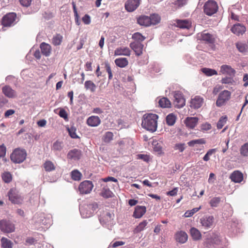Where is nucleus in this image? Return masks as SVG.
Instances as JSON below:
<instances>
[{
  "label": "nucleus",
  "mask_w": 248,
  "mask_h": 248,
  "mask_svg": "<svg viewBox=\"0 0 248 248\" xmlns=\"http://www.w3.org/2000/svg\"><path fill=\"white\" fill-rule=\"evenodd\" d=\"M158 118V115L155 114H144L142 119V127L150 132H154L157 129Z\"/></svg>",
  "instance_id": "f257e3e1"
},
{
  "label": "nucleus",
  "mask_w": 248,
  "mask_h": 248,
  "mask_svg": "<svg viewBox=\"0 0 248 248\" xmlns=\"http://www.w3.org/2000/svg\"><path fill=\"white\" fill-rule=\"evenodd\" d=\"M98 204L95 202L84 203L79 206V211L83 218L92 217L98 209Z\"/></svg>",
  "instance_id": "f03ea898"
},
{
  "label": "nucleus",
  "mask_w": 248,
  "mask_h": 248,
  "mask_svg": "<svg viewBox=\"0 0 248 248\" xmlns=\"http://www.w3.org/2000/svg\"><path fill=\"white\" fill-rule=\"evenodd\" d=\"M26 156L27 152L25 149L16 148L11 154L10 158L14 163L20 164L26 159Z\"/></svg>",
  "instance_id": "7ed1b4c3"
},
{
  "label": "nucleus",
  "mask_w": 248,
  "mask_h": 248,
  "mask_svg": "<svg viewBox=\"0 0 248 248\" xmlns=\"http://www.w3.org/2000/svg\"><path fill=\"white\" fill-rule=\"evenodd\" d=\"M33 220L35 224L43 225L46 227L49 226L52 224L51 217L50 216L46 217L44 213H36L33 217Z\"/></svg>",
  "instance_id": "20e7f679"
},
{
  "label": "nucleus",
  "mask_w": 248,
  "mask_h": 248,
  "mask_svg": "<svg viewBox=\"0 0 248 248\" xmlns=\"http://www.w3.org/2000/svg\"><path fill=\"white\" fill-rule=\"evenodd\" d=\"M9 200L14 204H21L23 201V197L16 188H11L8 193Z\"/></svg>",
  "instance_id": "39448f33"
},
{
  "label": "nucleus",
  "mask_w": 248,
  "mask_h": 248,
  "mask_svg": "<svg viewBox=\"0 0 248 248\" xmlns=\"http://www.w3.org/2000/svg\"><path fill=\"white\" fill-rule=\"evenodd\" d=\"M218 10V6L217 2L213 0L206 1L203 6L204 13L209 16L215 14Z\"/></svg>",
  "instance_id": "423d86ee"
},
{
  "label": "nucleus",
  "mask_w": 248,
  "mask_h": 248,
  "mask_svg": "<svg viewBox=\"0 0 248 248\" xmlns=\"http://www.w3.org/2000/svg\"><path fill=\"white\" fill-rule=\"evenodd\" d=\"M114 215L108 211L104 212L99 217L100 223L105 227L108 228L109 224H112Z\"/></svg>",
  "instance_id": "0eeeda50"
},
{
  "label": "nucleus",
  "mask_w": 248,
  "mask_h": 248,
  "mask_svg": "<svg viewBox=\"0 0 248 248\" xmlns=\"http://www.w3.org/2000/svg\"><path fill=\"white\" fill-rule=\"evenodd\" d=\"M93 185L92 181H84L81 182L78 186V190L81 194H87L92 191Z\"/></svg>",
  "instance_id": "6e6552de"
},
{
  "label": "nucleus",
  "mask_w": 248,
  "mask_h": 248,
  "mask_svg": "<svg viewBox=\"0 0 248 248\" xmlns=\"http://www.w3.org/2000/svg\"><path fill=\"white\" fill-rule=\"evenodd\" d=\"M173 103L175 107L181 108L185 105V99L183 94L180 92H174L173 93Z\"/></svg>",
  "instance_id": "1a4fd4ad"
},
{
  "label": "nucleus",
  "mask_w": 248,
  "mask_h": 248,
  "mask_svg": "<svg viewBox=\"0 0 248 248\" xmlns=\"http://www.w3.org/2000/svg\"><path fill=\"white\" fill-rule=\"evenodd\" d=\"M231 97V93L227 91L224 90L221 92L218 95V98L216 101V105L218 107L222 106L225 103L228 101Z\"/></svg>",
  "instance_id": "9d476101"
},
{
  "label": "nucleus",
  "mask_w": 248,
  "mask_h": 248,
  "mask_svg": "<svg viewBox=\"0 0 248 248\" xmlns=\"http://www.w3.org/2000/svg\"><path fill=\"white\" fill-rule=\"evenodd\" d=\"M0 229L4 233H11L14 232L15 227L10 221L1 220L0 221Z\"/></svg>",
  "instance_id": "9b49d317"
},
{
  "label": "nucleus",
  "mask_w": 248,
  "mask_h": 248,
  "mask_svg": "<svg viewBox=\"0 0 248 248\" xmlns=\"http://www.w3.org/2000/svg\"><path fill=\"white\" fill-rule=\"evenodd\" d=\"M16 17V15L15 13L7 14L2 17V24L4 27H11L15 24Z\"/></svg>",
  "instance_id": "f8f14e48"
},
{
  "label": "nucleus",
  "mask_w": 248,
  "mask_h": 248,
  "mask_svg": "<svg viewBox=\"0 0 248 248\" xmlns=\"http://www.w3.org/2000/svg\"><path fill=\"white\" fill-rule=\"evenodd\" d=\"M198 38L199 39L204 41L206 44H212L215 41V35L209 33L206 31H204L201 33H199Z\"/></svg>",
  "instance_id": "ddd939ff"
},
{
  "label": "nucleus",
  "mask_w": 248,
  "mask_h": 248,
  "mask_svg": "<svg viewBox=\"0 0 248 248\" xmlns=\"http://www.w3.org/2000/svg\"><path fill=\"white\" fill-rule=\"evenodd\" d=\"M140 0H127L125 3V8L129 12L135 11L140 5Z\"/></svg>",
  "instance_id": "4468645a"
},
{
  "label": "nucleus",
  "mask_w": 248,
  "mask_h": 248,
  "mask_svg": "<svg viewBox=\"0 0 248 248\" xmlns=\"http://www.w3.org/2000/svg\"><path fill=\"white\" fill-rule=\"evenodd\" d=\"M202 225L206 229L211 228L213 225L214 217L212 216H205L200 219Z\"/></svg>",
  "instance_id": "2eb2a0df"
},
{
  "label": "nucleus",
  "mask_w": 248,
  "mask_h": 248,
  "mask_svg": "<svg viewBox=\"0 0 248 248\" xmlns=\"http://www.w3.org/2000/svg\"><path fill=\"white\" fill-rule=\"evenodd\" d=\"M130 46L135 52L137 56H140L142 54L144 46L140 42H134L131 43Z\"/></svg>",
  "instance_id": "dca6fc26"
},
{
  "label": "nucleus",
  "mask_w": 248,
  "mask_h": 248,
  "mask_svg": "<svg viewBox=\"0 0 248 248\" xmlns=\"http://www.w3.org/2000/svg\"><path fill=\"white\" fill-rule=\"evenodd\" d=\"M231 30L233 33L239 36L240 35H242L245 32L246 28L245 26L238 23L233 25Z\"/></svg>",
  "instance_id": "f3484780"
},
{
  "label": "nucleus",
  "mask_w": 248,
  "mask_h": 248,
  "mask_svg": "<svg viewBox=\"0 0 248 248\" xmlns=\"http://www.w3.org/2000/svg\"><path fill=\"white\" fill-rule=\"evenodd\" d=\"M174 237L177 242L184 244L187 241L188 236L185 232L180 231L175 234Z\"/></svg>",
  "instance_id": "a211bd4d"
},
{
  "label": "nucleus",
  "mask_w": 248,
  "mask_h": 248,
  "mask_svg": "<svg viewBox=\"0 0 248 248\" xmlns=\"http://www.w3.org/2000/svg\"><path fill=\"white\" fill-rule=\"evenodd\" d=\"M203 99L199 96H196L194 98L191 99L190 106L194 109H198L201 107L202 105Z\"/></svg>",
  "instance_id": "6ab92c4d"
},
{
  "label": "nucleus",
  "mask_w": 248,
  "mask_h": 248,
  "mask_svg": "<svg viewBox=\"0 0 248 248\" xmlns=\"http://www.w3.org/2000/svg\"><path fill=\"white\" fill-rule=\"evenodd\" d=\"M2 93L7 97L12 98L16 96V92L8 85H5L2 88Z\"/></svg>",
  "instance_id": "aec40b11"
},
{
  "label": "nucleus",
  "mask_w": 248,
  "mask_h": 248,
  "mask_svg": "<svg viewBox=\"0 0 248 248\" xmlns=\"http://www.w3.org/2000/svg\"><path fill=\"white\" fill-rule=\"evenodd\" d=\"M175 24L176 26L182 29H189L191 27V23L187 19H177Z\"/></svg>",
  "instance_id": "412c9836"
},
{
  "label": "nucleus",
  "mask_w": 248,
  "mask_h": 248,
  "mask_svg": "<svg viewBox=\"0 0 248 248\" xmlns=\"http://www.w3.org/2000/svg\"><path fill=\"white\" fill-rule=\"evenodd\" d=\"M146 211V208L144 206L137 205L135 208L133 217L136 218L142 217Z\"/></svg>",
  "instance_id": "4be33fe9"
},
{
  "label": "nucleus",
  "mask_w": 248,
  "mask_h": 248,
  "mask_svg": "<svg viewBox=\"0 0 248 248\" xmlns=\"http://www.w3.org/2000/svg\"><path fill=\"white\" fill-rule=\"evenodd\" d=\"M220 72L223 74H227L230 77H233L235 74V70L233 68L226 64L222 65L220 67Z\"/></svg>",
  "instance_id": "5701e85b"
},
{
  "label": "nucleus",
  "mask_w": 248,
  "mask_h": 248,
  "mask_svg": "<svg viewBox=\"0 0 248 248\" xmlns=\"http://www.w3.org/2000/svg\"><path fill=\"white\" fill-rule=\"evenodd\" d=\"M198 121L197 117H187L185 120V124L188 128L193 129L197 124Z\"/></svg>",
  "instance_id": "b1692460"
},
{
  "label": "nucleus",
  "mask_w": 248,
  "mask_h": 248,
  "mask_svg": "<svg viewBox=\"0 0 248 248\" xmlns=\"http://www.w3.org/2000/svg\"><path fill=\"white\" fill-rule=\"evenodd\" d=\"M100 123V119L96 116H90L87 120V124L92 127L97 126Z\"/></svg>",
  "instance_id": "393cba45"
},
{
  "label": "nucleus",
  "mask_w": 248,
  "mask_h": 248,
  "mask_svg": "<svg viewBox=\"0 0 248 248\" xmlns=\"http://www.w3.org/2000/svg\"><path fill=\"white\" fill-rule=\"evenodd\" d=\"M80 156L81 151L76 149L70 150L67 155V157L68 159L74 160L79 159Z\"/></svg>",
  "instance_id": "a878e982"
},
{
  "label": "nucleus",
  "mask_w": 248,
  "mask_h": 248,
  "mask_svg": "<svg viewBox=\"0 0 248 248\" xmlns=\"http://www.w3.org/2000/svg\"><path fill=\"white\" fill-rule=\"evenodd\" d=\"M40 47L42 53L46 57H48L50 56L51 52V46L46 43H42L40 44Z\"/></svg>",
  "instance_id": "bb28decb"
},
{
  "label": "nucleus",
  "mask_w": 248,
  "mask_h": 248,
  "mask_svg": "<svg viewBox=\"0 0 248 248\" xmlns=\"http://www.w3.org/2000/svg\"><path fill=\"white\" fill-rule=\"evenodd\" d=\"M114 55L115 56L124 55L129 56L130 55V50L127 47H120L115 49Z\"/></svg>",
  "instance_id": "cd10ccee"
},
{
  "label": "nucleus",
  "mask_w": 248,
  "mask_h": 248,
  "mask_svg": "<svg viewBox=\"0 0 248 248\" xmlns=\"http://www.w3.org/2000/svg\"><path fill=\"white\" fill-rule=\"evenodd\" d=\"M151 19L150 17L145 16H140L137 19V23L141 25L144 26H149L151 25Z\"/></svg>",
  "instance_id": "c85d7f7f"
},
{
  "label": "nucleus",
  "mask_w": 248,
  "mask_h": 248,
  "mask_svg": "<svg viewBox=\"0 0 248 248\" xmlns=\"http://www.w3.org/2000/svg\"><path fill=\"white\" fill-rule=\"evenodd\" d=\"M230 178L235 183H240L243 180V175L240 171L236 170L231 174Z\"/></svg>",
  "instance_id": "c756f323"
},
{
  "label": "nucleus",
  "mask_w": 248,
  "mask_h": 248,
  "mask_svg": "<svg viewBox=\"0 0 248 248\" xmlns=\"http://www.w3.org/2000/svg\"><path fill=\"white\" fill-rule=\"evenodd\" d=\"M158 100L159 106L162 108H170L171 107L170 101L167 97H157L156 100Z\"/></svg>",
  "instance_id": "7c9ffc66"
},
{
  "label": "nucleus",
  "mask_w": 248,
  "mask_h": 248,
  "mask_svg": "<svg viewBox=\"0 0 248 248\" xmlns=\"http://www.w3.org/2000/svg\"><path fill=\"white\" fill-rule=\"evenodd\" d=\"M190 234L193 239L194 240H200L202 237V234L196 228L193 227L190 230Z\"/></svg>",
  "instance_id": "2f4dec72"
},
{
  "label": "nucleus",
  "mask_w": 248,
  "mask_h": 248,
  "mask_svg": "<svg viewBox=\"0 0 248 248\" xmlns=\"http://www.w3.org/2000/svg\"><path fill=\"white\" fill-rule=\"evenodd\" d=\"M2 248H13V243L9 239L2 237L0 240Z\"/></svg>",
  "instance_id": "473e14b6"
},
{
  "label": "nucleus",
  "mask_w": 248,
  "mask_h": 248,
  "mask_svg": "<svg viewBox=\"0 0 248 248\" xmlns=\"http://www.w3.org/2000/svg\"><path fill=\"white\" fill-rule=\"evenodd\" d=\"M84 87L86 90H90L92 93L94 92L96 88L95 84L91 80L86 81Z\"/></svg>",
  "instance_id": "72a5a7b5"
},
{
  "label": "nucleus",
  "mask_w": 248,
  "mask_h": 248,
  "mask_svg": "<svg viewBox=\"0 0 248 248\" xmlns=\"http://www.w3.org/2000/svg\"><path fill=\"white\" fill-rule=\"evenodd\" d=\"M116 65L120 67L123 68L128 64V61L125 58H120L115 60Z\"/></svg>",
  "instance_id": "f704fd0d"
},
{
  "label": "nucleus",
  "mask_w": 248,
  "mask_h": 248,
  "mask_svg": "<svg viewBox=\"0 0 248 248\" xmlns=\"http://www.w3.org/2000/svg\"><path fill=\"white\" fill-rule=\"evenodd\" d=\"M176 117L173 113L168 115L166 118L167 124L169 126L173 125L176 122Z\"/></svg>",
  "instance_id": "c9c22d12"
},
{
  "label": "nucleus",
  "mask_w": 248,
  "mask_h": 248,
  "mask_svg": "<svg viewBox=\"0 0 248 248\" xmlns=\"http://www.w3.org/2000/svg\"><path fill=\"white\" fill-rule=\"evenodd\" d=\"M2 180L7 184L10 183L12 180V175L9 171H4L1 175Z\"/></svg>",
  "instance_id": "e433bc0d"
},
{
  "label": "nucleus",
  "mask_w": 248,
  "mask_h": 248,
  "mask_svg": "<svg viewBox=\"0 0 248 248\" xmlns=\"http://www.w3.org/2000/svg\"><path fill=\"white\" fill-rule=\"evenodd\" d=\"M201 71L203 74L208 77L217 75V72L216 70L209 68H202L201 69Z\"/></svg>",
  "instance_id": "4c0bfd02"
},
{
  "label": "nucleus",
  "mask_w": 248,
  "mask_h": 248,
  "mask_svg": "<svg viewBox=\"0 0 248 248\" xmlns=\"http://www.w3.org/2000/svg\"><path fill=\"white\" fill-rule=\"evenodd\" d=\"M240 155L243 157H248V142L242 145L239 150Z\"/></svg>",
  "instance_id": "58836bf2"
},
{
  "label": "nucleus",
  "mask_w": 248,
  "mask_h": 248,
  "mask_svg": "<svg viewBox=\"0 0 248 248\" xmlns=\"http://www.w3.org/2000/svg\"><path fill=\"white\" fill-rule=\"evenodd\" d=\"M67 130L68 132L69 135L73 139H77L78 138V136L77 134V128L73 125L71 127H67Z\"/></svg>",
  "instance_id": "ea45409f"
},
{
  "label": "nucleus",
  "mask_w": 248,
  "mask_h": 248,
  "mask_svg": "<svg viewBox=\"0 0 248 248\" xmlns=\"http://www.w3.org/2000/svg\"><path fill=\"white\" fill-rule=\"evenodd\" d=\"M211 243L214 247H217L222 245L221 239L220 236L216 235L212 238L210 241Z\"/></svg>",
  "instance_id": "a19ab883"
},
{
  "label": "nucleus",
  "mask_w": 248,
  "mask_h": 248,
  "mask_svg": "<svg viewBox=\"0 0 248 248\" xmlns=\"http://www.w3.org/2000/svg\"><path fill=\"white\" fill-rule=\"evenodd\" d=\"M44 167L46 171H51L55 169L54 164L50 161H46L44 164Z\"/></svg>",
  "instance_id": "79ce46f5"
},
{
  "label": "nucleus",
  "mask_w": 248,
  "mask_h": 248,
  "mask_svg": "<svg viewBox=\"0 0 248 248\" xmlns=\"http://www.w3.org/2000/svg\"><path fill=\"white\" fill-rule=\"evenodd\" d=\"M150 219L144 220L140 222L139 225L136 228L135 231L137 232L143 231L148 223L150 221Z\"/></svg>",
  "instance_id": "37998d69"
},
{
  "label": "nucleus",
  "mask_w": 248,
  "mask_h": 248,
  "mask_svg": "<svg viewBox=\"0 0 248 248\" xmlns=\"http://www.w3.org/2000/svg\"><path fill=\"white\" fill-rule=\"evenodd\" d=\"M205 143V140L204 139H199L190 140L187 142V144L190 147H193L195 144H202Z\"/></svg>",
  "instance_id": "c03bdc74"
},
{
  "label": "nucleus",
  "mask_w": 248,
  "mask_h": 248,
  "mask_svg": "<svg viewBox=\"0 0 248 248\" xmlns=\"http://www.w3.org/2000/svg\"><path fill=\"white\" fill-rule=\"evenodd\" d=\"M221 201V198L216 197L213 198L210 201L209 204L212 207H217Z\"/></svg>",
  "instance_id": "a18cd8bd"
},
{
  "label": "nucleus",
  "mask_w": 248,
  "mask_h": 248,
  "mask_svg": "<svg viewBox=\"0 0 248 248\" xmlns=\"http://www.w3.org/2000/svg\"><path fill=\"white\" fill-rule=\"evenodd\" d=\"M71 177L75 181H79L82 176V174L77 170H73L71 173Z\"/></svg>",
  "instance_id": "49530a36"
},
{
  "label": "nucleus",
  "mask_w": 248,
  "mask_h": 248,
  "mask_svg": "<svg viewBox=\"0 0 248 248\" xmlns=\"http://www.w3.org/2000/svg\"><path fill=\"white\" fill-rule=\"evenodd\" d=\"M63 37L60 34H57L55 36H53L52 38V43L54 46L60 45L62 40Z\"/></svg>",
  "instance_id": "de8ad7c7"
},
{
  "label": "nucleus",
  "mask_w": 248,
  "mask_h": 248,
  "mask_svg": "<svg viewBox=\"0 0 248 248\" xmlns=\"http://www.w3.org/2000/svg\"><path fill=\"white\" fill-rule=\"evenodd\" d=\"M101 195L105 198H109L112 197L113 193L110 191L108 188H103Z\"/></svg>",
  "instance_id": "09e8293b"
},
{
  "label": "nucleus",
  "mask_w": 248,
  "mask_h": 248,
  "mask_svg": "<svg viewBox=\"0 0 248 248\" xmlns=\"http://www.w3.org/2000/svg\"><path fill=\"white\" fill-rule=\"evenodd\" d=\"M72 7H73V9L74 13V16H75V20L76 23L78 25H79L80 24V22L79 20V16L78 13L76 3L74 1H73L72 3Z\"/></svg>",
  "instance_id": "8fccbe9b"
},
{
  "label": "nucleus",
  "mask_w": 248,
  "mask_h": 248,
  "mask_svg": "<svg viewBox=\"0 0 248 248\" xmlns=\"http://www.w3.org/2000/svg\"><path fill=\"white\" fill-rule=\"evenodd\" d=\"M227 120V117L226 116H222L221 117L219 121L217 122V127L218 129H221L223 126L226 123Z\"/></svg>",
  "instance_id": "3c124183"
},
{
  "label": "nucleus",
  "mask_w": 248,
  "mask_h": 248,
  "mask_svg": "<svg viewBox=\"0 0 248 248\" xmlns=\"http://www.w3.org/2000/svg\"><path fill=\"white\" fill-rule=\"evenodd\" d=\"M132 38L136 41L135 42H141L144 40L145 37L140 33L137 32L133 34Z\"/></svg>",
  "instance_id": "603ef678"
},
{
  "label": "nucleus",
  "mask_w": 248,
  "mask_h": 248,
  "mask_svg": "<svg viewBox=\"0 0 248 248\" xmlns=\"http://www.w3.org/2000/svg\"><path fill=\"white\" fill-rule=\"evenodd\" d=\"M240 227V225L238 224L237 221H234L231 224V228L232 231L236 233H240L241 232Z\"/></svg>",
  "instance_id": "864d4df0"
},
{
  "label": "nucleus",
  "mask_w": 248,
  "mask_h": 248,
  "mask_svg": "<svg viewBox=\"0 0 248 248\" xmlns=\"http://www.w3.org/2000/svg\"><path fill=\"white\" fill-rule=\"evenodd\" d=\"M154 151L157 152L158 155H162L163 154L162 147L160 143L155 142L154 143Z\"/></svg>",
  "instance_id": "5fc2aeb1"
},
{
  "label": "nucleus",
  "mask_w": 248,
  "mask_h": 248,
  "mask_svg": "<svg viewBox=\"0 0 248 248\" xmlns=\"http://www.w3.org/2000/svg\"><path fill=\"white\" fill-rule=\"evenodd\" d=\"M151 19V24L155 25L160 22V16L157 14H153L150 17Z\"/></svg>",
  "instance_id": "6e6d98bb"
},
{
  "label": "nucleus",
  "mask_w": 248,
  "mask_h": 248,
  "mask_svg": "<svg viewBox=\"0 0 248 248\" xmlns=\"http://www.w3.org/2000/svg\"><path fill=\"white\" fill-rule=\"evenodd\" d=\"M186 144L184 143H176L174 146L175 150H178L180 152H183L186 149Z\"/></svg>",
  "instance_id": "4d7b16f0"
},
{
  "label": "nucleus",
  "mask_w": 248,
  "mask_h": 248,
  "mask_svg": "<svg viewBox=\"0 0 248 248\" xmlns=\"http://www.w3.org/2000/svg\"><path fill=\"white\" fill-rule=\"evenodd\" d=\"M216 152V149H211L208 151L206 154L203 157V160L205 161H208L210 159V156Z\"/></svg>",
  "instance_id": "13d9d810"
},
{
  "label": "nucleus",
  "mask_w": 248,
  "mask_h": 248,
  "mask_svg": "<svg viewBox=\"0 0 248 248\" xmlns=\"http://www.w3.org/2000/svg\"><path fill=\"white\" fill-rule=\"evenodd\" d=\"M113 134L111 132H107L104 136V140L105 142H109L112 140Z\"/></svg>",
  "instance_id": "bf43d9fd"
},
{
  "label": "nucleus",
  "mask_w": 248,
  "mask_h": 248,
  "mask_svg": "<svg viewBox=\"0 0 248 248\" xmlns=\"http://www.w3.org/2000/svg\"><path fill=\"white\" fill-rule=\"evenodd\" d=\"M201 207H196L192 209L190 211H187L185 213V216L186 217H190L192 216L195 213L197 212L200 209Z\"/></svg>",
  "instance_id": "052dcab7"
},
{
  "label": "nucleus",
  "mask_w": 248,
  "mask_h": 248,
  "mask_svg": "<svg viewBox=\"0 0 248 248\" xmlns=\"http://www.w3.org/2000/svg\"><path fill=\"white\" fill-rule=\"evenodd\" d=\"M62 148V142L57 140L53 144L52 149L54 151H61Z\"/></svg>",
  "instance_id": "680f3d73"
},
{
  "label": "nucleus",
  "mask_w": 248,
  "mask_h": 248,
  "mask_svg": "<svg viewBox=\"0 0 248 248\" xmlns=\"http://www.w3.org/2000/svg\"><path fill=\"white\" fill-rule=\"evenodd\" d=\"M104 65L106 70L108 72V79L111 80L112 78L113 75L109 64L108 63V62H105Z\"/></svg>",
  "instance_id": "e2e57ef3"
},
{
  "label": "nucleus",
  "mask_w": 248,
  "mask_h": 248,
  "mask_svg": "<svg viewBox=\"0 0 248 248\" xmlns=\"http://www.w3.org/2000/svg\"><path fill=\"white\" fill-rule=\"evenodd\" d=\"M59 115L64 120L68 121V114L63 108L60 109Z\"/></svg>",
  "instance_id": "0e129e2a"
},
{
  "label": "nucleus",
  "mask_w": 248,
  "mask_h": 248,
  "mask_svg": "<svg viewBox=\"0 0 248 248\" xmlns=\"http://www.w3.org/2000/svg\"><path fill=\"white\" fill-rule=\"evenodd\" d=\"M82 20L85 25H89L91 22L90 16L88 14L82 17Z\"/></svg>",
  "instance_id": "69168bd1"
},
{
  "label": "nucleus",
  "mask_w": 248,
  "mask_h": 248,
  "mask_svg": "<svg viewBox=\"0 0 248 248\" xmlns=\"http://www.w3.org/2000/svg\"><path fill=\"white\" fill-rule=\"evenodd\" d=\"M6 148L4 144L0 145V158L4 157L6 155Z\"/></svg>",
  "instance_id": "338daca9"
},
{
  "label": "nucleus",
  "mask_w": 248,
  "mask_h": 248,
  "mask_svg": "<svg viewBox=\"0 0 248 248\" xmlns=\"http://www.w3.org/2000/svg\"><path fill=\"white\" fill-rule=\"evenodd\" d=\"M138 156V158L146 162H148L150 160V156L147 155L139 154Z\"/></svg>",
  "instance_id": "774afa93"
}]
</instances>
